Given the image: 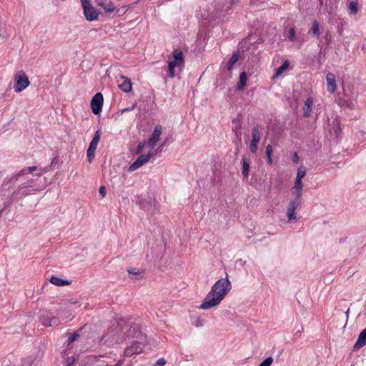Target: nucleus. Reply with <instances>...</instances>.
Instances as JSON below:
<instances>
[{"label": "nucleus", "instance_id": "7ed1b4c3", "mask_svg": "<svg viewBox=\"0 0 366 366\" xmlns=\"http://www.w3.org/2000/svg\"><path fill=\"white\" fill-rule=\"evenodd\" d=\"M128 332H131L129 324L127 323L125 320L121 319L112 323L107 332L102 337V340L109 345L121 344L127 337H129V335H127Z\"/></svg>", "mask_w": 366, "mask_h": 366}, {"label": "nucleus", "instance_id": "c85d7f7f", "mask_svg": "<svg viewBox=\"0 0 366 366\" xmlns=\"http://www.w3.org/2000/svg\"><path fill=\"white\" fill-rule=\"evenodd\" d=\"M287 39L289 41L294 42L296 39V34H295V29L294 27H291L288 31L287 34Z\"/></svg>", "mask_w": 366, "mask_h": 366}, {"label": "nucleus", "instance_id": "f704fd0d", "mask_svg": "<svg viewBox=\"0 0 366 366\" xmlns=\"http://www.w3.org/2000/svg\"><path fill=\"white\" fill-rule=\"evenodd\" d=\"M272 147L270 144H268L266 147V150H265L266 157L272 156Z\"/></svg>", "mask_w": 366, "mask_h": 366}, {"label": "nucleus", "instance_id": "49530a36", "mask_svg": "<svg viewBox=\"0 0 366 366\" xmlns=\"http://www.w3.org/2000/svg\"><path fill=\"white\" fill-rule=\"evenodd\" d=\"M163 146H164V144L160 145V146L157 148V152H161V151H162V148H163Z\"/></svg>", "mask_w": 366, "mask_h": 366}, {"label": "nucleus", "instance_id": "c9c22d12", "mask_svg": "<svg viewBox=\"0 0 366 366\" xmlns=\"http://www.w3.org/2000/svg\"><path fill=\"white\" fill-rule=\"evenodd\" d=\"M51 327L57 326L59 324V321L56 317H50Z\"/></svg>", "mask_w": 366, "mask_h": 366}, {"label": "nucleus", "instance_id": "37998d69", "mask_svg": "<svg viewBox=\"0 0 366 366\" xmlns=\"http://www.w3.org/2000/svg\"><path fill=\"white\" fill-rule=\"evenodd\" d=\"M74 358L72 357L71 360H69L66 366H71L74 364Z\"/></svg>", "mask_w": 366, "mask_h": 366}, {"label": "nucleus", "instance_id": "cd10ccee", "mask_svg": "<svg viewBox=\"0 0 366 366\" xmlns=\"http://www.w3.org/2000/svg\"><path fill=\"white\" fill-rule=\"evenodd\" d=\"M306 174V168L303 166L300 167L297 171L296 179L297 180H302Z\"/></svg>", "mask_w": 366, "mask_h": 366}, {"label": "nucleus", "instance_id": "4c0bfd02", "mask_svg": "<svg viewBox=\"0 0 366 366\" xmlns=\"http://www.w3.org/2000/svg\"><path fill=\"white\" fill-rule=\"evenodd\" d=\"M145 142H139L138 146H137V154H139L142 152L143 148L144 147V145H145Z\"/></svg>", "mask_w": 366, "mask_h": 366}, {"label": "nucleus", "instance_id": "1a4fd4ad", "mask_svg": "<svg viewBox=\"0 0 366 366\" xmlns=\"http://www.w3.org/2000/svg\"><path fill=\"white\" fill-rule=\"evenodd\" d=\"M144 348V344L141 342H134L124 350V356L130 357L141 353Z\"/></svg>", "mask_w": 366, "mask_h": 366}, {"label": "nucleus", "instance_id": "39448f33", "mask_svg": "<svg viewBox=\"0 0 366 366\" xmlns=\"http://www.w3.org/2000/svg\"><path fill=\"white\" fill-rule=\"evenodd\" d=\"M301 204L302 198L299 197H295L288 202L286 209L287 222H295L298 219V217L296 214L295 211L300 208Z\"/></svg>", "mask_w": 366, "mask_h": 366}, {"label": "nucleus", "instance_id": "4468645a", "mask_svg": "<svg viewBox=\"0 0 366 366\" xmlns=\"http://www.w3.org/2000/svg\"><path fill=\"white\" fill-rule=\"evenodd\" d=\"M327 91L332 94L337 89L335 76L332 73H328L326 76Z\"/></svg>", "mask_w": 366, "mask_h": 366}, {"label": "nucleus", "instance_id": "412c9836", "mask_svg": "<svg viewBox=\"0 0 366 366\" xmlns=\"http://www.w3.org/2000/svg\"><path fill=\"white\" fill-rule=\"evenodd\" d=\"M247 81V75L246 72L242 71L239 74V81L237 86V90H239V91L243 90L246 86Z\"/></svg>", "mask_w": 366, "mask_h": 366}, {"label": "nucleus", "instance_id": "c03bdc74", "mask_svg": "<svg viewBox=\"0 0 366 366\" xmlns=\"http://www.w3.org/2000/svg\"><path fill=\"white\" fill-rule=\"evenodd\" d=\"M267 163H268L269 164H272V156L267 157Z\"/></svg>", "mask_w": 366, "mask_h": 366}, {"label": "nucleus", "instance_id": "2eb2a0df", "mask_svg": "<svg viewBox=\"0 0 366 366\" xmlns=\"http://www.w3.org/2000/svg\"><path fill=\"white\" fill-rule=\"evenodd\" d=\"M9 194L4 190H0V213L2 212L10 204L8 197Z\"/></svg>", "mask_w": 366, "mask_h": 366}, {"label": "nucleus", "instance_id": "e433bc0d", "mask_svg": "<svg viewBox=\"0 0 366 366\" xmlns=\"http://www.w3.org/2000/svg\"><path fill=\"white\" fill-rule=\"evenodd\" d=\"M164 358H159L156 361L155 366H164L166 364Z\"/></svg>", "mask_w": 366, "mask_h": 366}, {"label": "nucleus", "instance_id": "c756f323", "mask_svg": "<svg viewBox=\"0 0 366 366\" xmlns=\"http://www.w3.org/2000/svg\"><path fill=\"white\" fill-rule=\"evenodd\" d=\"M95 152H96V149L88 148V149L86 151V156H87L88 161L89 162H91L93 160V159L94 158Z\"/></svg>", "mask_w": 366, "mask_h": 366}, {"label": "nucleus", "instance_id": "a878e982", "mask_svg": "<svg viewBox=\"0 0 366 366\" xmlns=\"http://www.w3.org/2000/svg\"><path fill=\"white\" fill-rule=\"evenodd\" d=\"M349 10L351 15H355L358 11V1L351 0L349 4Z\"/></svg>", "mask_w": 366, "mask_h": 366}, {"label": "nucleus", "instance_id": "79ce46f5", "mask_svg": "<svg viewBox=\"0 0 366 366\" xmlns=\"http://www.w3.org/2000/svg\"><path fill=\"white\" fill-rule=\"evenodd\" d=\"M292 159H293V162H294L295 163H297V162H298L299 157H298V155H297V153H295V154H294Z\"/></svg>", "mask_w": 366, "mask_h": 366}, {"label": "nucleus", "instance_id": "9b49d317", "mask_svg": "<svg viewBox=\"0 0 366 366\" xmlns=\"http://www.w3.org/2000/svg\"><path fill=\"white\" fill-rule=\"evenodd\" d=\"M162 132V126L157 125L154 127L152 134L151 135L150 138L149 139V140L147 142V144L151 149H153L156 146L157 142L159 141V139L160 138Z\"/></svg>", "mask_w": 366, "mask_h": 366}, {"label": "nucleus", "instance_id": "5701e85b", "mask_svg": "<svg viewBox=\"0 0 366 366\" xmlns=\"http://www.w3.org/2000/svg\"><path fill=\"white\" fill-rule=\"evenodd\" d=\"M100 137H101L100 131L97 130L95 132L94 136L92 140L91 141V142L89 144V148L97 149V145L99 144Z\"/></svg>", "mask_w": 366, "mask_h": 366}, {"label": "nucleus", "instance_id": "9d476101", "mask_svg": "<svg viewBox=\"0 0 366 366\" xmlns=\"http://www.w3.org/2000/svg\"><path fill=\"white\" fill-rule=\"evenodd\" d=\"M152 153L149 152L146 155H141L129 167L128 171L132 172L146 164L151 158Z\"/></svg>", "mask_w": 366, "mask_h": 366}, {"label": "nucleus", "instance_id": "a211bd4d", "mask_svg": "<svg viewBox=\"0 0 366 366\" xmlns=\"http://www.w3.org/2000/svg\"><path fill=\"white\" fill-rule=\"evenodd\" d=\"M366 345V327L360 333L355 345V349H360Z\"/></svg>", "mask_w": 366, "mask_h": 366}, {"label": "nucleus", "instance_id": "ddd939ff", "mask_svg": "<svg viewBox=\"0 0 366 366\" xmlns=\"http://www.w3.org/2000/svg\"><path fill=\"white\" fill-rule=\"evenodd\" d=\"M118 84L119 88L124 92L128 93L132 91V82L129 78L124 76H121L118 80Z\"/></svg>", "mask_w": 366, "mask_h": 366}, {"label": "nucleus", "instance_id": "a18cd8bd", "mask_svg": "<svg viewBox=\"0 0 366 366\" xmlns=\"http://www.w3.org/2000/svg\"><path fill=\"white\" fill-rule=\"evenodd\" d=\"M123 364V360H118L114 366H121Z\"/></svg>", "mask_w": 366, "mask_h": 366}, {"label": "nucleus", "instance_id": "423d86ee", "mask_svg": "<svg viewBox=\"0 0 366 366\" xmlns=\"http://www.w3.org/2000/svg\"><path fill=\"white\" fill-rule=\"evenodd\" d=\"M85 19L89 21L97 20L99 12L91 4L90 0H80Z\"/></svg>", "mask_w": 366, "mask_h": 366}, {"label": "nucleus", "instance_id": "0eeeda50", "mask_svg": "<svg viewBox=\"0 0 366 366\" xmlns=\"http://www.w3.org/2000/svg\"><path fill=\"white\" fill-rule=\"evenodd\" d=\"M14 91L19 93L27 88L30 84L28 76L22 70L16 72L15 77Z\"/></svg>", "mask_w": 366, "mask_h": 366}, {"label": "nucleus", "instance_id": "473e14b6", "mask_svg": "<svg viewBox=\"0 0 366 366\" xmlns=\"http://www.w3.org/2000/svg\"><path fill=\"white\" fill-rule=\"evenodd\" d=\"M79 337V333H77V332L74 333L68 339L69 344L72 343L73 342L76 340Z\"/></svg>", "mask_w": 366, "mask_h": 366}, {"label": "nucleus", "instance_id": "b1692460", "mask_svg": "<svg viewBox=\"0 0 366 366\" xmlns=\"http://www.w3.org/2000/svg\"><path fill=\"white\" fill-rule=\"evenodd\" d=\"M310 31H311L312 35L315 37H319L320 36V24L317 21H314L312 22Z\"/></svg>", "mask_w": 366, "mask_h": 366}, {"label": "nucleus", "instance_id": "20e7f679", "mask_svg": "<svg viewBox=\"0 0 366 366\" xmlns=\"http://www.w3.org/2000/svg\"><path fill=\"white\" fill-rule=\"evenodd\" d=\"M184 64V61L182 52L179 50H174L172 57H169L168 60L169 76L174 78L177 71H182Z\"/></svg>", "mask_w": 366, "mask_h": 366}, {"label": "nucleus", "instance_id": "ea45409f", "mask_svg": "<svg viewBox=\"0 0 366 366\" xmlns=\"http://www.w3.org/2000/svg\"><path fill=\"white\" fill-rule=\"evenodd\" d=\"M137 107V104H132L130 107H127V108H124L122 110V113H124V112H130V111H132L133 109H135V107Z\"/></svg>", "mask_w": 366, "mask_h": 366}, {"label": "nucleus", "instance_id": "6ab92c4d", "mask_svg": "<svg viewBox=\"0 0 366 366\" xmlns=\"http://www.w3.org/2000/svg\"><path fill=\"white\" fill-rule=\"evenodd\" d=\"M312 104H313V100L311 97H309L305 100L304 107H303L304 117H309L310 116L311 112H312Z\"/></svg>", "mask_w": 366, "mask_h": 366}, {"label": "nucleus", "instance_id": "bb28decb", "mask_svg": "<svg viewBox=\"0 0 366 366\" xmlns=\"http://www.w3.org/2000/svg\"><path fill=\"white\" fill-rule=\"evenodd\" d=\"M238 59H239V54L237 52L234 53L228 61V69L229 70H231L233 68L234 64L238 61Z\"/></svg>", "mask_w": 366, "mask_h": 366}, {"label": "nucleus", "instance_id": "58836bf2", "mask_svg": "<svg viewBox=\"0 0 366 366\" xmlns=\"http://www.w3.org/2000/svg\"><path fill=\"white\" fill-rule=\"evenodd\" d=\"M99 194L102 196V197H104L107 194L106 188L104 186H101L99 190Z\"/></svg>", "mask_w": 366, "mask_h": 366}, {"label": "nucleus", "instance_id": "a19ab883", "mask_svg": "<svg viewBox=\"0 0 366 366\" xmlns=\"http://www.w3.org/2000/svg\"><path fill=\"white\" fill-rule=\"evenodd\" d=\"M194 325H195L197 327H199L203 326V320H202V319H200V318H198V319L195 321Z\"/></svg>", "mask_w": 366, "mask_h": 366}, {"label": "nucleus", "instance_id": "aec40b11", "mask_svg": "<svg viewBox=\"0 0 366 366\" xmlns=\"http://www.w3.org/2000/svg\"><path fill=\"white\" fill-rule=\"evenodd\" d=\"M290 65V61L288 60H285L283 64L277 69L275 73L273 75L272 79H275L281 76L284 71H285Z\"/></svg>", "mask_w": 366, "mask_h": 366}, {"label": "nucleus", "instance_id": "4be33fe9", "mask_svg": "<svg viewBox=\"0 0 366 366\" xmlns=\"http://www.w3.org/2000/svg\"><path fill=\"white\" fill-rule=\"evenodd\" d=\"M50 282L56 286H65L70 284L69 281L66 280H62L56 276H51L50 278Z\"/></svg>", "mask_w": 366, "mask_h": 366}, {"label": "nucleus", "instance_id": "f3484780", "mask_svg": "<svg viewBox=\"0 0 366 366\" xmlns=\"http://www.w3.org/2000/svg\"><path fill=\"white\" fill-rule=\"evenodd\" d=\"M303 183L302 180L295 179V184L292 188V193L295 197L302 198Z\"/></svg>", "mask_w": 366, "mask_h": 366}, {"label": "nucleus", "instance_id": "7c9ffc66", "mask_svg": "<svg viewBox=\"0 0 366 366\" xmlns=\"http://www.w3.org/2000/svg\"><path fill=\"white\" fill-rule=\"evenodd\" d=\"M273 358L272 357H268L264 360L258 366H271Z\"/></svg>", "mask_w": 366, "mask_h": 366}, {"label": "nucleus", "instance_id": "dca6fc26", "mask_svg": "<svg viewBox=\"0 0 366 366\" xmlns=\"http://www.w3.org/2000/svg\"><path fill=\"white\" fill-rule=\"evenodd\" d=\"M97 4L102 7L105 12L112 13L114 11L115 6L113 3L110 1H103V0H95Z\"/></svg>", "mask_w": 366, "mask_h": 366}, {"label": "nucleus", "instance_id": "393cba45", "mask_svg": "<svg viewBox=\"0 0 366 366\" xmlns=\"http://www.w3.org/2000/svg\"><path fill=\"white\" fill-rule=\"evenodd\" d=\"M249 172V161L245 158H242V175L247 178Z\"/></svg>", "mask_w": 366, "mask_h": 366}, {"label": "nucleus", "instance_id": "72a5a7b5", "mask_svg": "<svg viewBox=\"0 0 366 366\" xmlns=\"http://www.w3.org/2000/svg\"><path fill=\"white\" fill-rule=\"evenodd\" d=\"M128 273L131 275H136V276H139L141 274L139 270H137V269H134V268H130L127 270Z\"/></svg>", "mask_w": 366, "mask_h": 366}, {"label": "nucleus", "instance_id": "f8f14e48", "mask_svg": "<svg viewBox=\"0 0 366 366\" xmlns=\"http://www.w3.org/2000/svg\"><path fill=\"white\" fill-rule=\"evenodd\" d=\"M260 133L258 127H255L252 129V139L250 142L249 149L252 153H256L257 150V145L260 140Z\"/></svg>", "mask_w": 366, "mask_h": 366}, {"label": "nucleus", "instance_id": "f03ea898", "mask_svg": "<svg viewBox=\"0 0 366 366\" xmlns=\"http://www.w3.org/2000/svg\"><path fill=\"white\" fill-rule=\"evenodd\" d=\"M231 290L232 284L227 276L219 279L212 285L198 308L205 310L217 307Z\"/></svg>", "mask_w": 366, "mask_h": 366}, {"label": "nucleus", "instance_id": "f257e3e1", "mask_svg": "<svg viewBox=\"0 0 366 366\" xmlns=\"http://www.w3.org/2000/svg\"><path fill=\"white\" fill-rule=\"evenodd\" d=\"M44 172V169L33 166L25 167L13 175L11 181L18 187L13 192L14 197L21 199L43 190L46 187V179L42 177Z\"/></svg>", "mask_w": 366, "mask_h": 366}, {"label": "nucleus", "instance_id": "6e6552de", "mask_svg": "<svg viewBox=\"0 0 366 366\" xmlns=\"http://www.w3.org/2000/svg\"><path fill=\"white\" fill-rule=\"evenodd\" d=\"M104 98L102 93H97L91 100L92 111L94 114H99L102 110Z\"/></svg>", "mask_w": 366, "mask_h": 366}, {"label": "nucleus", "instance_id": "2f4dec72", "mask_svg": "<svg viewBox=\"0 0 366 366\" xmlns=\"http://www.w3.org/2000/svg\"><path fill=\"white\" fill-rule=\"evenodd\" d=\"M49 319L50 317H41V324L45 327H51V320Z\"/></svg>", "mask_w": 366, "mask_h": 366}]
</instances>
